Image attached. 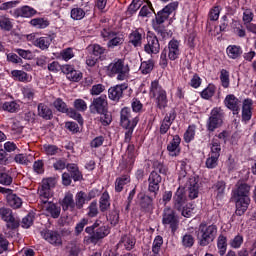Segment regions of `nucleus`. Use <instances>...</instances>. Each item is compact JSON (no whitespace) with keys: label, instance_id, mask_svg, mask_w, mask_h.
Instances as JSON below:
<instances>
[{"label":"nucleus","instance_id":"c85d7f7f","mask_svg":"<svg viewBox=\"0 0 256 256\" xmlns=\"http://www.w3.org/2000/svg\"><path fill=\"white\" fill-rule=\"evenodd\" d=\"M226 187L227 185L225 184V181H218L213 185L212 189L214 195H216V199H223V197H225Z\"/></svg>","mask_w":256,"mask_h":256},{"label":"nucleus","instance_id":"6e6552de","mask_svg":"<svg viewBox=\"0 0 256 256\" xmlns=\"http://www.w3.org/2000/svg\"><path fill=\"white\" fill-rule=\"evenodd\" d=\"M162 224L164 227H169L172 233H175L179 229V217L175 215V210L171 208H165L162 216Z\"/></svg>","mask_w":256,"mask_h":256},{"label":"nucleus","instance_id":"4d7b16f0","mask_svg":"<svg viewBox=\"0 0 256 256\" xmlns=\"http://www.w3.org/2000/svg\"><path fill=\"white\" fill-rule=\"evenodd\" d=\"M0 28L4 31H11L13 29V24H11V19L2 16L0 17Z\"/></svg>","mask_w":256,"mask_h":256},{"label":"nucleus","instance_id":"e433bc0d","mask_svg":"<svg viewBox=\"0 0 256 256\" xmlns=\"http://www.w3.org/2000/svg\"><path fill=\"white\" fill-rule=\"evenodd\" d=\"M30 25L36 27V29H45L49 27V20L47 18H33L30 20Z\"/></svg>","mask_w":256,"mask_h":256},{"label":"nucleus","instance_id":"603ef678","mask_svg":"<svg viewBox=\"0 0 256 256\" xmlns=\"http://www.w3.org/2000/svg\"><path fill=\"white\" fill-rule=\"evenodd\" d=\"M153 61L148 60V61H144L141 63L140 65V72L143 75H149V73H151L153 71Z\"/></svg>","mask_w":256,"mask_h":256},{"label":"nucleus","instance_id":"49530a36","mask_svg":"<svg viewBox=\"0 0 256 256\" xmlns=\"http://www.w3.org/2000/svg\"><path fill=\"white\" fill-rule=\"evenodd\" d=\"M180 211L182 217H193V215H195V205H193L192 203H188L185 206H183Z\"/></svg>","mask_w":256,"mask_h":256},{"label":"nucleus","instance_id":"bb28decb","mask_svg":"<svg viewBox=\"0 0 256 256\" xmlns=\"http://www.w3.org/2000/svg\"><path fill=\"white\" fill-rule=\"evenodd\" d=\"M61 207L63 211H75V200L73 199V194H71V192L65 194L61 201Z\"/></svg>","mask_w":256,"mask_h":256},{"label":"nucleus","instance_id":"69168bd1","mask_svg":"<svg viewBox=\"0 0 256 256\" xmlns=\"http://www.w3.org/2000/svg\"><path fill=\"white\" fill-rule=\"evenodd\" d=\"M74 108L76 109V111H87V102H85V100L83 99H76L74 101Z\"/></svg>","mask_w":256,"mask_h":256},{"label":"nucleus","instance_id":"cd10ccee","mask_svg":"<svg viewBox=\"0 0 256 256\" xmlns=\"http://www.w3.org/2000/svg\"><path fill=\"white\" fill-rule=\"evenodd\" d=\"M52 42L53 38L51 36L39 37L34 41V47H38L41 51H47Z\"/></svg>","mask_w":256,"mask_h":256},{"label":"nucleus","instance_id":"c756f323","mask_svg":"<svg viewBox=\"0 0 256 256\" xmlns=\"http://www.w3.org/2000/svg\"><path fill=\"white\" fill-rule=\"evenodd\" d=\"M11 75L15 81H20L21 83H29L31 81V76L23 70H13Z\"/></svg>","mask_w":256,"mask_h":256},{"label":"nucleus","instance_id":"4468645a","mask_svg":"<svg viewBox=\"0 0 256 256\" xmlns=\"http://www.w3.org/2000/svg\"><path fill=\"white\" fill-rule=\"evenodd\" d=\"M12 16L15 17V19H19V17H23L26 19H29L31 17H35L37 15V10L35 8H32L28 5L22 6L20 8H16L11 12Z\"/></svg>","mask_w":256,"mask_h":256},{"label":"nucleus","instance_id":"9b49d317","mask_svg":"<svg viewBox=\"0 0 256 256\" xmlns=\"http://www.w3.org/2000/svg\"><path fill=\"white\" fill-rule=\"evenodd\" d=\"M109 233H111V228H109L108 225H102L97 228L91 236L85 237L84 241L88 244L93 243L95 245L100 239H105Z\"/></svg>","mask_w":256,"mask_h":256},{"label":"nucleus","instance_id":"c9c22d12","mask_svg":"<svg viewBox=\"0 0 256 256\" xmlns=\"http://www.w3.org/2000/svg\"><path fill=\"white\" fill-rule=\"evenodd\" d=\"M86 201H91V198L87 199V194L83 191L78 192L75 196V207H77V209H83Z\"/></svg>","mask_w":256,"mask_h":256},{"label":"nucleus","instance_id":"f8f14e48","mask_svg":"<svg viewBox=\"0 0 256 256\" xmlns=\"http://www.w3.org/2000/svg\"><path fill=\"white\" fill-rule=\"evenodd\" d=\"M62 73L66 75L69 81H73L74 83H78V81L83 79V73H81L79 70H75L73 65H62Z\"/></svg>","mask_w":256,"mask_h":256},{"label":"nucleus","instance_id":"774afa93","mask_svg":"<svg viewBox=\"0 0 256 256\" xmlns=\"http://www.w3.org/2000/svg\"><path fill=\"white\" fill-rule=\"evenodd\" d=\"M108 221H110L111 225H116L119 223V211L112 210L111 213L107 216Z\"/></svg>","mask_w":256,"mask_h":256},{"label":"nucleus","instance_id":"2f4dec72","mask_svg":"<svg viewBox=\"0 0 256 256\" xmlns=\"http://www.w3.org/2000/svg\"><path fill=\"white\" fill-rule=\"evenodd\" d=\"M226 53L229 59H239V57H241L243 54V49L237 45H229L226 49Z\"/></svg>","mask_w":256,"mask_h":256},{"label":"nucleus","instance_id":"a878e982","mask_svg":"<svg viewBox=\"0 0 256 256\" xmlns=\"http://www.w3.org/2000/svg\"><path fill=\"white\" fill-rule=\"evenodd\" d=\"M253 115V100L245 99L242 106V121H251Z\"/></svg>","mask_w":256,"mask_h":256},{"label":"nucleus","instance_id":"ddd939ff","mask_svg":"<svg viewBox=\"0 0 256 256\" xmlns=\"http://www.w3.org/2000/svg\"><path fill=\"white\" fill-rule=\"evenodd\" d=\"M161 49V45L159 44V39L155 35L147 36V44L144 46V51L148 53V55H157Z\"/></svg>","mask_w":256,"mask_h":256},{"label":"nucleus","instance_id":"bf43d9fd","mask_svg":"<svg viewBox=\"0 0 256 256\" xmlns=\"http://www.w3.org/2000/svg\"><path fill=\"white\" fill-rule=\"evenodd\" d=\"M182 245L183 247H188V248L193 247V245H195V237H193V235L191 234H185L182 237Z\"/></svg>","mask_w":256,"mask_h":256},{"label":"nucleus","instance_id":"6e6d98bb","mask_svg":"<svg viewBox=\"0 0 256 256\" xmlns=\"http://www.w3.org/2000/svg\"><path fill=\"white\" fill-rule=\"evenodd\" d=\"M71 17L75 21H81V19H83V17H85V10L82 8H73L71 10Z\"/></svg>","mask_w":256,"mask_h":256},{"label":"nucleus","instance_id":"b1692460","mask_svg":"<svg viewBox=\"0 0 256 256\" xmlns=\"http://www.w3.org/2000/svg\"><path fill=\"white\" fill-rule=\"evenodd\" d=\"M173 121H175V113L170 112L166 114V116L160 123V135L167 134V131H169V129H171V125H173Z\"/></svg>","mask_w":256,"mask_h":256},{"label":"nucleus","instance_id":"72a5a7b5","mask_svg":"<svg viewBox=\"0 0 256 256\" xmlns=\"http://www.w3.org/2000/svg\"><path fill=\"white\" fill-rule=\"evenodd\" d=\"M38 115L39 117H42V119L49 121V119L53 117V111L50 110L49 106L40 103L38 105Z\"/></svg>","mask_w":256,"mask_h":256},{"label":"nucleus","instance_id":"a211bd4d","mask_svg":"<svg viewBox=\"0 0 256 256\" xmlns=\"http://www.w3.org/2000/svg\"><path fill=\"white\" fill-rule=\"evenodd\" d=\"M129 88V85L127 83L119 84L114 87L109 88L108 90V97L112 101H119L121 97H123V92L126 91V89Z\"/></svg>","mask_w":256,"mask_h":256},{"label":"nucleus","instance_id":"4be33fe9","mask_svg":"<svg viewBox=\"0 0 256 256\" xmlns=\"http://www.w3.org/2000/svg\"><path fill=\"white\" fill-rule=\"evenodd\" d=\"M186 187H188L190 199H197L199 197V179L197 177H190L186 183Z\"/></svg>","mask_w":256,"mask_h":256},{"label":"nucleus","instance_id":"5701e85b","mask_svg":"<svg viewBox=\"0 0 256 256\" xmlns=\"http://www.w3.org/2000/svg\"><path fill=\"white\" fill-rule=\"evenodd\" d=\"M224 105H226V107L230 109V111H233L234 115H237V113H239V107L241 106V102L237 97H235V95L229 94L224 100Z\"/></svg>","mask_w":256,"mask_h":256},{"label":"nucleus","instance_id":"c03bdc74","mask_svg":"<svg viewBox=\"0 0 256 256\" xmlns=\"http://www.w3.org/2000/svg\"><path fill=\"white\" fill-rule=\"evenodd\" d=\"M161 247H163V237L156 236L152 243V251L150 253L154 255H161Z\"/></svg>","mask_w":256,"mask_h":256},{"label":"nucleus","instance_id":"7c9ffc66","mask_svg":"<svg viewBox=\"0 0 256 256\" xmlns=\"http://www.w3.org/2000/svg\"><path fill=\"white\" fill-rule=\"evenodd\" d=\"M135 237L131 235L123 236L119 242V246L125 248L127 251H131L135 247Z\"/></svg>","mask_w":256,"mask_h":256},{"label":"nucleus","instance_id":"8fccbe9b","mask_svg":"<svg viewBox=\"0 0 256 256\" xmlns=\"http://www.w3.org/2000/svg\"><path fill=\"white\" fill-rule=\"evenodd\" d=\"M216 87L213 84H209L207 86V88H205L202 92H201V97L202 99H211V97H213V95H215V91H216Z\"/></svg>","mask_w":256,"mask_h":256},{"label":"nucleus","instance_id":"09e8293b","mask_svg":"<svg viewBox=\"0 0 256 256\" xmlns=\"http://www.w3.org/2000/svg\"><path fill=\"white\" fill-rule=\"evenodd\" d=\"M2 109L3 111H8V113H16V111H19V104L15 101L4 102Z\"/></svg>","mask_w":256,"mask_h":256},{"label":"nucleus","instance_id":"5fc2aeb1","mask_svg":"<svg viewBox=\"0 0 256 256\" xmlns=\"http://www.w3.org/2000/svg\"><path fill=\"white\" fill-rule=\"evenodd\" d=\"M55 109L59 111L60 113H67L69 111V108H67V104L61 100V98H58L53 103Z\"/></svg>","mask_w":256,"mask_h":256},{"label":"nucleus","instance_id":"37998d69","mask_svg":"<svg viewBox=\"0 0 256 256\" xmlns=\"http://www.w3.org/2000/svg\"><path fill=\"white\" fill-rule=\"evenodd\" d=\"M0 217L6 223H13V221H15V218L13 217V212H11V209L9 208H0Z\"/></svg>","mask_w":256,"mask_h":256},{"label":"nucleus","instance_id":"052dcab7","mask_svg":"<svg viewBox=\"0 0 256 256\" xmlns=\"http://www.w3.org/2000/svg\"><path fill=\"white\" fill-rule=\"evenodd\" d=\"M195 139V126H189L186 132L184 133V141L186 143H191Z\"/></svg>","mask_w":256,"mask_h":256},{"label":"nucleus","instance_id":"7ed1b4c3","mask_svg":"<svg viewBox=\"0 0 256 256\" xmlns=\"http://www.w3.org/2000/svg\"><path fill=\"white\" fill-rule=\"evenodd\" d=\"M129 64L125 63V59L116 58L108 65V75H117L118 81H126L129 78Z\"/></svg>","mask_w":256,"mask_h":256},{"label":"nucleus","instance_id":"aec40b11","mask_svg":"<svg viewBox=\"0 0 256 256\" xmlns=\"http://www.w3.org/2000/svg\"><path fill=\"white\" fill-rule=\"evenodd\" d=\"M161 181V175H159L157 171H152L148 177V191H150V193H157Z\"/></svg>","mask_w":256,"mask_h":256},{"label":"nucleus","instance_id":"79ce46f5","mask_svg":"<svg viewBox=\"0 0 256 256\" xmlns=\"http://www.w3.org/2000/svg\"><path fill=\"white\" fill-rule=\"evenodd\" d=\"M210 155H213L214 157H221V142H219V139L214 138L210 144Z\"/></svg>","mask_w":256,"mask_h":256},{"label":"nucleus","instance_id":"58836bf2","mask_svg":"<svg viewBox=\"0 0 256 256\" xmlns=\"http://www.w3.org/2000/svg\"><path fill=\"white\" fill-rule=\"evenodd\" d=\"M109 199V193L107 192H104L100 197L99 207L102 213H105V211H107V209L111 207V202L109 201Z\"/></svg>","mask_w":256,"mask_h":256},{"label":"nucleus","instance_id":"680f3d73","mask_svg":"<svg viewBox=\"0 0 256 256\" xmlns=\"http://www.w3.org/2000/svg\"><path fill=\"white\" fill-rule=\"evenodd\" d=\"M218 163H219V156L210 155V157L206 159V167L208 169H215Z\"/></svg>","mask_w":256,"mask_h":256},{"label":"nucleus","instance_id":"423d86ee","mask_svg":"<svg viewBox=\"0 0 256 256\" xmlns=\"http://www.w3.org/2000/svg\"><path fill=\"white\" fill-rule=\"evenodd\" d=\"M139 123V118L133 115L130 108H123L120 112V125L124 129H135Z\"/></svg>","mask_w":256,"mask_h":256},{"label":"nucleus","instance_id":"0eeeda50","mask_svg":"<svg viewBox=\"0 0 256 256\" xmlns=\"http://www.w3.org/2000/svg\"><path fill=\"white\" fill-rule=\"evenodd\" d=\"M136 158L137 151L135 150V146L128 145L125 154L122 156V160L120 162V169H124L128 173H130V171H133V165H135Z\"/></svg>","mask_w":256,"mask_h":256},{"label":"nucleus","instance_id":"2eb2a0df","mask_svg":"<svg viewBox=\"0 0 256 256\" xmlns=\"http://www.w3.org/2000/svg\"><path fill=\"white\" fill-rule=\"evenodd\" d=\"M55 186V180L47 178L42 180L41 188L38 190L40 201L51 197V187Z\"/></svg>","mask_w":256,"mask_h":256},{"label":"nucleus","instance_id":"6ab92c4d","mask_svg":"<svg viewBox=\"0 0 256 256\" xmlns=\"http://www.w3.org/2000/svg\"><path fill=\"white\" fill-rule=\"evenodd\" d=\"M174 201V209L176 211H181L183 209V206L185 205L187 201V196L185 195V188L179 187L173 197Z\"/></svg>","mask_w":256,"mask_h":256},{"label":"nucleus","instance_id":"f03ea898","mask_svg":"<svg viewBox=\"0 0 256 256\" xmlns=\"http://www.w3.org/2000/svg\"><path fill=\"white\" fill-rule=\"evenodd\" d=\"M251 192V187L246 183H237L236 188L233 190V199L236 205L235 214L241 217L245 214V211L249 209V203H251V198L249 194Z\"/></svg>","mask_w":256,"mask_h":256},{"label":"nucleus","instance_id":"4c0bfd02","mask_svg":"<svg viewBox=\"0 0 256 256\" xmlns=\"http://www.w3.org/2000/svg\"><path fill=\"white\" fill-rule=\"evenodd\" d=\"M43 152L45 153V155H48V157H51L53 155H59V153H61V148L53 144H44Z\"/></svg>","mask_w":256,"mask_h":256},{"label":"nucleus","instance_id":"393cba45","mask_svg":"<svg viewBox=\"0 0 256 256\" xmlns=\"http://www.w3.org/2000/svg\"><path fill=\"white\" fill-rule=\"evenodd\" d=\"M181 55V50L179 49V41L173 39L168 43V58L170 61H175L179 59Z\"/></svg>","mask_w":256,"mask_h":256},{"label":"nucleus","instance_id":"f257e3e1","mask_svg":"<svg viewBox=\"0 0 256 256\" xmlns=\"http://www.w3.org/2000/svg\"><path fill=\"white\" fill-rule=\"evenodd\" d=\"M179 7V2H171L160 10L156 15V22H153V29L162 37V39H169L173 32L163 27V22L169 19L172 13H175Z\"/></svg>","mask_w":256,"mask_h":256},{"label":"nucleus","instance_id":"3c124183","mask_svg":"<svg viewBox=\"0 0 256 256\" xmlns=\"http://www.w3.org/2000/svg\"><path fill=\"white\" fill-rule=\"evenodd\" d=\"M243 241H244L243 235L237 234L234 238L230 240L229 245L232 249H241V245H243Z\"/></svg>","mask_w":256,"mask_h":256},{"label":"nucleus","instance_id":"f3484780","mask_svg":"<svg viewBox=\"0 0 256 256\" xmlns=\"http://www.w3.org/2000/svg\"><path fill=\"white\" fill-rule=\"evenodd\" d=\"M41 237L50 243L51 245H61V235L57 231L43 230L41 231Z\"/></svg>","mask_w":256,"mask_h":256},{"label":"nucleus","instance_id":"f704fd0d","mask_svg":"<svg viewBox=\"0 0 256 256\" xmlns=\"http://www.w3.org/2000/svg\"><path fill=\"white\" fill-rule=\"evenodd\" d=\"M7 203L12 209H19L23 205V200L16 194H9L7 196Z\"/></svg>","mask_w":256,"mask_h":256},{"label":"nucleus","instance_id":"0e129e2a","mask_svg":"<svg viewBox=\"0 0 256 256\" xmlns=\"http://www.w3.org/2000/svg\"><path fill=\"white\" fill-rule=\"evenodd\" d=\"M22 93H23L24 99H26L27 101H33L35 97V90H33V88L24 87L22 89Z\"/></svg>","mask_w":256,"mask_h":256},{"label":"nucleus","instance_id":"338daca9","mask_svg":"<svg viewBox=\"0 0 256 256\" xmlns=\"http://www.w3.org/2000/svg\"><path fill=\"white\" fill-rule=\"evenodd\" d=\"M88 217H97L99 214V209L97 208V201H93L90 203L88 207Z\"/></svg>","mask_w":256,"mask_h":256},{"label":"nucleus","instance_id":"412c9836","mask_svg":"<svg viewBox=\"0 0 256 256\" xmlns=\"http://www.w3.org/2000/svg\"><path fill=\"white\" fill-rule=\"evenodd\" d=\"M181 137L179 135L173 136V139L167 145V151L170 157H177L181 153Z\"/></svg>","mask_w":256,"mask_h":256},{"label":"nucleus","instance_id":"ea45409f","mask_svg":"<svg viewBox=\"0 0 256 256\" xmlns=\"http://www.w3.org/2000/svg\"><path fill=\"white\" fill-rule=\"evenodd\" d=\"M130 182H131V177H129V175H124L120 178H117L115 182V190L118 193H121L125 185H127V183H130Z\"/></svg>","mask_w":256,"mask_h":256},{"label":"nucleus","instance_id":"a19ab883","mask_svg":"<svg viewBox=\"0 0 256 256\" xmlns=\"http://www.w3.org/2000/svg\"><path fill=\"white\" fill-rule=\"evenodd\" d=\"M218 253L220 256H224L227 253V237L220 235L217 239Z\"/></svg>","mask_w":256,"mask_h":256},{"label":"nucleus","instance_id":"473e14b6","mask_svg":"<svg viewBox=\"0 0 256 256\" xmlns=\"http://www.w3.org/2000/svg\"><path fill=\"white\" fill-rule=\"evenodd\" d=\"M143 41V34L139 30H134L129 35V43L134 47H141Z\"/></svg>","mask_w":256,"mask_h":256},{"label":"nucleus","instance_id":"a18cd8bd","mask_svg":"<svg viewBox=\"0 0 256 256\" xmlns=\"http://www.w3.org/2000/svg\"><path fill=\"white\" fill-rule=\"evenodd\" d=\"M66 169L69 171V173H71L72 179L74 181H80L82 176L77 164H68Z\"/></svg>","mask_w":256,"mask_h":256},{"label":"nucleus","instance_id":"1a4fd4ad","mask_svg":"<svg viewBox=\"0 0 256 256\" xmlns=\"http://www.w3.org/2000/svg\"><path fill=\"white\" fill-rule=\"evenodd\" d=\"M222 124L223 112H221V108H214L207 121V129L208 131H214L215 129H218V127H221Z\"/></svg>","mask_w":256,"mask_h":256},{"label":"nucleus","instance_id":"20e7f679","mask_svg":"<svg viewBox=\"0 0 256 256\" xmlns=\"http://www.w3.org/2000/svg\"><path fill=\"white\" fill-rule=\"evenodd\" d=\"M217 237V225L200 224L198 241L201 247H207Z\"/></svg>","mask_w":256,"mask_h":256},{"label":"nucleus","instance_id":"e2e57ef3","mask_svg":"<svg viewBox=\"0 0 256 256\" xmlns=\"http://www.w3.org/2000/svg\"><path fill=\"white\" fill-rule=\"evenodd\" d=\"M220 80L222 83V87H224V89H227V87H229V72L227 70H221Z\"/></svg>","mask_w":256,"mask_h":256},{"label":"nucleus","instance_id":"864d4df0","mask_svg":"<svg viewBox=\"0 0 256 256\" xmlns=\"http://www.w3.org/2000/svg\"><path fill=\"white\" fill-rule=\"evenodd\" d=\"M60 57L63 61H71L75 57V52L73 48H65L60 52Z\"/></svg>","mask_w":256,"mask_h":256},{"label":"nucleus","instance_id":"dca6fc26","mask_svg":"<svg viewBox=\"0 0 256 256\" xmlns=\"http://www.w3.org/2000/svg\"><path fill=\"white\" fill-rule=\"evenodd\" d=\"M91 113L103 114L107 111V96H99L93 100L92 105L90 106Z\"/></svg>","mask_w":256,"mask_h":256},{"label":"nucleus","instance_id":"39448f33","mask_svg":"<svg viewBox=\"0 0 256 256\" xmlns=\"http://www.w3.org/2000/svg\"><path fill=\"white\" fill-rule=\"evenodd\" d=\"M149 95L150 97H154V99H156V104L159 109H165V107H167V91H165V89L159 85L158 80L151 82Z\"/></svg>","mask_w":256,"mask_h":256},{"label":"nucleus","instance_id":"de8ad7c7","mask_svg":"<svg viewBox=\"0 0 256 256\" xmlns=\"http://www.w3.org/2000/svg\"><path fill=\"white\" fill-rule=\"evenodd\" d=\"M14 161L16 163H19L20 165H27L28 163H31V161H33V156L27 154H17L14 157Z\"/></svg>","mask_w":256,"mask_h":256},{"label":"nucleus","instance_id":"13d9d810","mask_svg":"<svg viewBox=\"0 0 256 256\" xmlns=\"http://www.w3.org/2000/svg\"><path fill=\"white\" fill-rule=\"evenodd\" d=\"M122 43H123V37L118 36L117 34H114V37L109 39L107 45L108 47L113 49V47H119V45H122Z\"/></svg>","mask_w":256,"mask_h":256},{"label":"nucleus","instance_id":"9d476101","mask_svg":"<svg viewBox=\"0 0 256 256\" xmlns=\"http://www.w3.org/2000/svg\"><path fill=\"white\" fill-rule=\"evenodd\" d=\"M40 207L42 211L46 213V215L53 217V219H57L61 215V208L55 203L49 201V198L40 200Z\"/></svg>","mask_w":256,"mask_h":256}]
</instances>
